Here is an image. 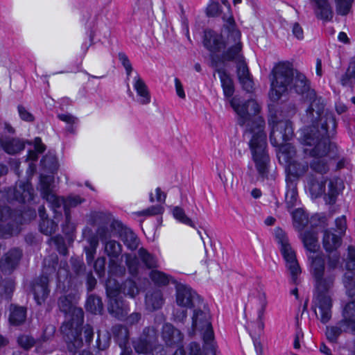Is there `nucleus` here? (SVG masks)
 Wrapping results in <instances>:
<instances>
[{
	"label": "nucleus",
	"mask_w": 355,
	"mask_h": 355,
	"mask_svg": "<svg viewBox=\"0 0 355 355\" xmlns=\"http://www.w3.org/2000/svg\"><path fill=\"white\" fill-rule=\"evenodd\" d=\"M113 337L119 347H127L129 342V331L127 327L122 324H116L112 329Z\"/></svg>",
	"instance_id": "26"
},
{
	"label": "nucleus",
	"mask_w": 355,
	"mask_h": 355,
	"mask_svg": "<svg viewBox=\"0 0 355 355\" xmlns=\"http://www.w3.org/2000/svg\"><path fill=\"white\" fill-rule=\"evenodd\" d=\"M294 78V71L289 62H280L272 69L270 74L271 91L270 98L272 101H278L287 92Z\"/></svg>",
	"instance_id": "7"
},
{
	"label": "nucleus",
	"mask_w": 355,
	"mask_h": 355,
	"mask_svg": "<svg viewBox=\"0 0 355 355\" xmlns=\"http://www.w3.org/2000/svg\"><path fill=\"white\" fill-rule=\"evenodd\" d=\"M314 311L322 323H327L331 318L332 300L327 290H318L313 300Z\"/></svg>",
	"instance_id": "12"
},
{
	"label": "nucleus",
	"mask_w": 355,
	"mask_h": 355,
	"mask_svg": "<svg viewBox=\"0 0 355 355\" xmlns=\"http://www.w3.org/2000/svg\"><path fill=\"white\" fill-rule=\"evenodd\" d=\"M162 338L167 346L178 347L183 340V335L173 325L166 323L162 329Z\"/></svg>",
	"instance_id": "15"
},
{
	"label": "nucleus",
	"mask_w": 355,
	"mask_h": 355,
	"mask_svg": "<svg viewBox=\"0 0 355 355\" xmlns=\"http://www.w3.org/2000/svg\"><path fill=\"white\" fill-rule=\"evenodd\" d=\"M293 225L298 231H302L308 224V217L301 209H297L292 213Z\"/></svg>",
	"instance_id": "43"
},
{
	"label": "nucleus",
	"mask_w": 355,
	"mask_h": 355,
	"mask_svg": "<svg viewBox=\"0 0 355 355\" xmlns=\"http://www.w3.org/2000/svg\"><path fill=\"white\" fill-rule=\"evenodd\" d=\"M40 231L46 234L51 235L56 231L57 224L52 220H49L48 218L42 220L40 224Z\"/></svg>",
	"instance_id": "51"
},
{
	"label": "nucleus",
	"mask_w": 355,
	"mask_h": 355,
	"mask_svg": "<svg viewBox=\"0 0 355 355\" xmlns=\"http://www.w3.org/2000/svg\"><path fill=\"white\" fill-rule=\"evenodd\" d=\"M0 145L8 154H16L24 148V144L19 139L3 141L0 138Z\"/></svg>",
	"instance_id": "31"
},
{
	"label": "nucleus",
	"mask_w": 355,
	"mask_h": 355,
	"mask_svg": "<svg viewBox=\"0 0 355 355\" xmlns=\"http://www.w3.org/2000/svg\"><path fill=\"white\" fill-rule=\"evenodd\" d=\"M336 128V119L331 114H327L326 121L320 128L316 126L304 128L301 138L304 153L313 158L327 157L331 148L329 137L334 135Z\"/></svg>",
	"instance_id": "4"
},
{
	"label": "nucleus",
	"mask_w": 355,
	"mask_h": 355,
	"mask_svg": "<svg viewBox=\"0 0 355 355\" xmlns=\"http://www.w3.org/2000/svg\"><path fill=\"white\" fill-rule=\"evenodd\" d=\"M268 123L271 125L270 140L274 146H280L293 136L292 123L289 120L280 119L275 114H270Z\"/></svg>",
	"instance_id": "10"
},
{
	"label": "nucleus",
	"mask_w": 355,
	"mask_h": 355,
	"mask_svg": "<svg viewBox=\"0 0 355 355\" xmlns=\"http://www.w3.org/2000/svg\"><path fill=\"white\" fill-rule=\"evenodd\" d=\"M53 182V177L50 175L40 176V191L42 197L45 199L47 196L54 193L51 185Z\"/></svg>",
	"instance_id": "46"
},
{
	"label": "nucleus",
	"mask_w": 355,
	"mask_h": 355,
	"mask_svg": "<svg viewBox=\"0 0 355 355\" xmlns=\"http://www.w3.org/2000/svg\"><path fill=\"white\" fill-rule=\"evenodd\" d=\"M315 12L318 19L330 21L333 17L332 8L327 0H315Z\"/></svg>",
	"instance_id": "25"
},
{
	"label": "nucleus",
	"mask_w": 355,
	"mask_h": 355,
	"mask_svg": "<svg viewBox=\"0 0 355 355\" xmlns=\"http://www.w3.org/2000/svg\"><path fill=\"white\" fill-rule=\"evenodd\" d=\"M173 355H202L201 348L199 344L191 343L185 352L183 349L178 348Z\"/></svg>",
	"instance_id": "54"
},
{
	"label": "nucleus",
	"mask_w": 355,
	"mask_h": 355,
	"mask_svg": "<svg viewBox=\"0 0 355 355\" xmlns=\"http://www.w3.org/2000/svg\"><path fill=\"white\" fill-rule=\"evenodd\" d=\"M120 236L122 241L128 248L135 250L137 248L139 244L138 239L130 230L124 229L123 232H121Z\"/></svg>",
	"instance_id": "42"
},
{
	"label": "nucleus",
	"mask_w": 355,
	"mask_h": 355,
	"mask_svg": "<svg viewBox=\"0 0 355 355\" xmlns=\"http://www.w3.org/2000/svg\"><path fill=\"white\" fill-rule=\"evenodd\" d=\"M302 240L304 247L310 252H315L319 249L318 237L314 232H305L302 234Z\"/></svg>",
	"instance_id": "37"
},
{
	"label": "nucleus",
	"mask_w": 355,
	"mask_h": 355,
	"mask_svg": "<svg viewBox=\"0 0 355 355\" xmlns=\"http://www.w3.org/2000/svg\"><path fill=\"white\" fill-rule=\"evenodd\" d=\"M210 318L209 309L203 302L202 305H199L193 309L192 329L193 332L200 331L203 334L204 355H216L214 335Z\"/></svg>",
	"instance_id": "5"
},
{
	"label": "nucleus",
	"mask_w": 355,
	"mask_h": 355,
	"mask_svg": "<svg viewBox=\"0 0 355 355\" xmlns=\"http://www.w3.org/2000/svg\"><path fill=\"white\" fill-rule=\"evenodd\" d=\"M266 305V296L264 293H262L261 296V309L258 311L257 315V327L260 330H263L264 328V323L263 322V316Z\"/></svg>",
	"instance_id": "61"
},
{
	"label": "nucleus",
	"mask_w": 355,
	"mask_h": 355,
	"mask_svg": "<svg viewBox=\"0 0 355 355\" xmlns=\"http://www.w3.org/2000/svg\"><path fill=\"white\" fill-rule=\"evenodd\" d=\"M41 164L52 173L58 168L57 158L53 155H46L41 160Z\"/></svg>",
	"instance_id": "52"
},
{
	"label": "nucleus",
	"mask_w": 355,
	"mask_h": 355,
	"mask_svg": "<svg viewBox=\"0 0 355 355\" xmlns=\"http://www.w3.org/2000/svg\"><path fill=\"white\" fill-rule=\"evenodd\" d=\"M348 331H351V327L345 328V326L340 324V320L336 325L327 326L326 327L325 335L329 342L336 343L341 334L343 332H347Z\"/></svg>",
	"instance_id": "30"
},
{
	"label": "nucleus",
	"mask_w": 355,
	"mask_h": 355,
	"mask_svg": "<svg viewBox=\"0 0 355 355\" xmlns=\"http://www.w3.org/2000/svg\"><path fill=\"white\" fill-rule=\"evenodd\" d=\"M175 302L180 306L195 309L203 301L194 290H176Z\"/></svg>",
	"instance_id": "14"
},
{
	"label": "nucleus",
	"mask_w": 355,
	"mask_h": 355,
	"mask_svg": "<svg viewBox=\"0 0 355 355\" xmlns=\"http://www.w3.org/2000/svg\"><path fill=\"white\" fill-rule=\"evenodd\" d=\"M84 201V199L81 198L78 196H70L68 198H65V204H64V214L65 217L69 220V214H70V209L78 206L81 204Z\"/></svg>",
	"instance_id": "47"
},
{
	"label": "nucleus",
	"mask_w": 355,
	"mask_h": 355,
	"mask_svg": "<svg viewBox=\"0 0 355 355\" xmlns=\"http://www.w3.org/2000/svg\"><path fill=\"white\" fill-rule=\"evenodd\" d=\"M105 222L103 225H100L96 231V235L103 241L110 239L112 236V232L110 231Z\"/></svg>",
	"instance_id": "63"
},
{
	"label": "nucleus",
	"mask_w": 355,
	"mask_h": 355,
	"mask_svg": "<svg viewBox=\"0 0 355 355\" xmlns=\"http://www.w3.org/2000/svg\"><path fill=\"white\" fill-rule=\"evenodd\" d=\"M336 275L335 271L329 270L324 272V275H320V277L315 279L318 286L323 288H329L334 286Z\"/></svg>",
	"instance_id": "35"
},
{
	"label": "nucleus",
	"mask_w": 355,
	"mask_h": 355,
	"mask_svg": "<svg viewBox=\"0 0 355 355\" xmlns=\"http://www.w3.org/2000/svg\"><path fill=\"white\" fill-rule=\"evenodd\" d=\"M327 270H334L341 266L340 254L338 250H325Z\"/></svg>",
	"instance_id": "38"
},
{
	"label": "nucleus",
	"mask_w": 355,
	"mask_h": 355,
	"mask_svg": "<svg viewBox=\"0 0 355 355\" xmlns=\"http://www.w3.org/2000/svg\"><path fill=\"white\" fill-rule=\"evenodd\" d=\"M354 0H336V12L338 15H346L350 11Z\"/></svg>",
	"instance_id": "56"
},
{
	"label": "nucleus",
	"mask_w": 355,
	"mask_h": 355,
	"mask_svg": "<svg viewBox=\"0 0 355 355\" xmlns=\"http://www.w3.org/2000/svg\"><path fill=\"white\" fill-rule=\"evenodd\" d=\"M173 214L174 217L180 222L191 226L193 225L191 220L186 216L182 208L175 207L173 210Z\"/></svg>",
	"instance_id": "60"
},
{
	"label": "nucleus",
	"mask_w": 355,
	"mask_h": 355,
	"mask_svg": "<svg viewBox=\"0 0 355 355\" xmlns=\"http://www.w3.org/2000/svg\"><path fill=\"white\" fill-rule=\"evenodd\" d=\"M139 255L142 262L148 267V268H156L157 260L155 257L147 252L144 248H140L139 250Z\"/></svg>",
	"instance_id": "49"
},
{
	"label": "nucleus",
	"mask_w": 355,
	"mask_h": 355,
	"mask_svg": "<svg viewBox=\"0 0 355 355\" xmlns=\"http://www.w3.org/2000/svg\"><path fill=\"white\" fill-rule=\"evenodd\" d=\"M80 337H81V333L83 332L85 344L89 345L93 340L94 331L93 327L89 324H86L83 326V324L79 327ZM83 339V338H81ZM83 341V340H82ZM83 345L80 347L82 348Z\"/></svg>",
	"instance_id": "53"
},
{
	"label": "nucleus",
	"mask_w": 355,
	"mask_h": 355,
	"mask_svg": "<svg viewBox=\"0 0 355 355\" xmlns=\"http://www.w3.org/2000/svg\"><path fill=\"white\" fill-rule=\"evenodd\" d=\"M344 188V184L341 179L334 177L329 180L328 191L327 195L329 197V203L335 202L336 196Z\"/></svg>",
	"instance_id": "29"
},
{
	"label": "nucleus",
	"mask_w": 355,
	"mask_h": 355,
	"mask_svg": "<svg viewBox=\"0 0 355 355\" xmlns=\"http://www.w3.org/2000/svg\"><path fill=\"white\" fill-rule=\"evenodd\" d=\"M308 168L309 164L306 162H299L297 160L291 161V162L287 164V178L290 177L291 179L296 182L298 178L306 173Z\"/></svg>",
	"instance_id": "24"
},
{
	"label": "nucleus",
	"mask_w": 355,
	"mask_h": 355,
	"mask_svg": "<svg viewBox=\"0 0 355 355\" xmlns=\"http://www.w3.org/2000/svg\"><path fill=\"white\" fill-rule=\"evenodd\" d=\"M343 85H348L352 83L355 84V57L351 58L345 73L341 78Z\"/></svg>",
	"instance_id": "45"
},
{
	"label": "nucleus",
	"mask_w": 355,
	"mask_h": 355,
	"mask_svg": "<svg viewBox=\"0 0 355 355\" xmlns=\"http://www.w3.org/2000/svg\"><path fill=\"white\" fill-rule=\"evenodd\" d=\"M308 187L313 198L320 196L325 191L324 182L322 180H318L313 175L309 177Z\"/></svg>",
	"instance_id": "34"
},
{
	"label": "nucleus",
	"mask_w": 355,
	"mask_h": 355,
	"mask_svg": "<svg viewBox=\"0 0 355 355\" xmlns=\"http://www.w3.org/2000/svg\"><path fill=\"white\" fill-rule=\"evenodd\" d=\"M164 304L163 295L161 290H147L145 295L146 309L153 311L160 309Z\"/></svg>",
	"instance_id": "19"
},
{
	"label": "nucleus",
	"mask_w": 355,
	"mask_h": 355,
	"mask_svg": "<svg viewBox=\"0 0 355 355\" xmlns=\"http://www.w3.org/2000/svg\"><path fill=\"white\" fill-rule=\"evenodd\" d=\"M340 324L345 328L351 327L352 334H355V301L348 302L344 307Z\"/></svg>",
	"instance_id": "20"
},
{
	"label": "nucleus",
	"mask_w": 355,
	"mask_h": 355,
	"mask_svg": "<svg viewBox=\"0 0 355 355\" xmlns=\"http://www.w3.org/2000/svg\"><path fill=\"white\" fill-rule=\"evenodd\" d=\"M150 278L157 286H166L171 282L175 286V288H187L185 285L178 282L165 273L158 270H152L150 272Z\"/></svg>",
	"instance_id": "22"
},
{
	"label": "nucleus",
	"mask_w": 355,
	"mask_h": 355,
	"mask_svg": "<svg viewBox=\"0 0 355 355\" xmlns=\"http://www.w3.org/2000/svg\"><path fill=\"white\" fill-rule=\"evenodd\" d=\"M304 102L308 104L306 113L302 116V121L307 126L322 127L326 121L327 114H334L326 111L324 100L318 96L315 90L309 91L304 97Z\"/></svg>",
	"instance_id": "8"
},
{
	"label": "nucleus",
	"mask_w": 355,
	"mask_h": 355,
	"mask_svg": "<svg viewBox=\"0 0 355 355\" xmlns=\"http://www.w3.org/2000/svg\"><path fill=\"white\" fill-rule=\"evenodd\" d=\"M275 236L280 244V252L286 262V266L289 271L292 280L295 282L297 277L301 274V268L296 257L295 250L291 247L287 236L280 228L275 230Z\"/></svg>",
	"instance_id": "9"
},
{
	"label": "nucleus",
	"mask_w": 355,
	"mask_h": 355,
	"mask_svg": "<svg viewBox=\"0 0 355 355\" xmlns=\"http://www.w3.org/2000/svg\"><path fill=\"white\" fill-rule=\"evenodd\" d=\"M287 191L286 193L285 200L288 209L293 208L296 205L297 201V182L289 177L286 179Z\"/></svg>",
	"instance_id": "27"
},
{
	"label": "nucleus",
	"mask_w": 355,
	"mask_h": 355,
	"mask_svg": "<svg viewBox=\"0 0 355 355\" xmlns=\"http://www.w3.org/2000/svg\"><path fill=\"white\" fill-rule=\"evenodd\" d=\"M279 147V159L283 158L284 162L288 164L291 161L295 160L294 158L296 155V150L291 144L285 143Z\"/></svg>",
	"instance_id": "40"
},
{
	"label": "nucleus",
	"mask_w": 355,
	"mask_h": 355,
	"mask_svg": "<svg viewBox=\"0 0 355 355\" xmlns=\"http://www.w3.org/2000/svg\"><path fill=\"white\" fill-rule=\"evenodd\" d=\"M230 103L238 115V123L245 128V133L252 135L250 147L256 168L263 178H267L270 159L266 151L265 123L259 115L260 106L253 99L243 102L237 96L231 98Z\"/></svg>",
	"instance_id": "1"
},
{
	"label": "nucleus",
	"mask_w": 355,
	"mask_h": 355,
	"mask_svg": "<svg viewBox=\"0 0 355 355\" xmlns=\"http://www.w3.org/2000/svg\"><path fill=\"white\" fill-rule=\"evenodd\" d=\"M85 306L88 311L94 314L101 313L103 308L101 298L95 295L88 297Z\"/></svg>",
	"instance_id": "44"
},
{
	"label": "nucleus",
	"mask_w": 355,
	"mask_h": 355,
	"mask_svg": "<svg viewBox=\"0 0 355 355\" xmlns=\"http://www.w3.org/2000/svg\"><path fill=\"white\" fill-rule=\"evenodd\" d=\"M216 71L219 75L225 96L227 97L232 96L234 92L232 80L224 69H217Z\"/></svg>",
	"instance_id": "33"
},
{
	"label": "nucleus",
	"mask_w": 355,
	"mask_h": 355,
	"mask_svg": "<svg viewBox=\"0 0 355 355\" xmlns=\"http://www.w3.org/2000/svg\"><path fill=\"white\" fill-rule=\"evenodd\" d=\"M343 284L346 288H355V276L352 272H348L345 274Z\"/></svg>",
	"instance_id": "64"
},
{
	"label": "nucleus",
	"mask_w": 355,
	"mask_h": 355,
	"mask_svg": "<svg viewBox=\"0 0 355 355\" xmlns=\"http://www.w3.org/2000/svg\"><path fill=\"white\" fill-rule=\"evenodd\" d=\"M31 294L33 296L36 303L41 305L45 302L49 295V290H31Z\"/></svg>",
	"instance_id": "59"
},
{
	"label": "nucleus",
	"mask_w": 355,
	"mask_h": 355,
	"mask_svg": "<svg viewBox=\"0 0 355 355\" xmlns=\"http://www.w3.org/2000/svg\"><path fill=\"white\" fill-rule=\"evenodd\" d=\"M9 321L11 324L18 326L23 324L26 318V309L23 306L11 304Z\"/></svg>",
	"instance_id": "28"
},
{
	"label": "nucleus",
	"mask_w": 355,
	"mask_h": 355,
	"mask_svg": "<svg viewBox=\"0 0 355 355\" xmlns=\"http://www.w3.org/2000/svg\"><path fill=\"white\" fill-rule=\"evenodd\" d=\"M22 253L19 249H12L2 258L0 267L5 273H11L18 266Z\"/></svg>",
	"instance_id": "17"
},
{
	"label": "nucleus",
	"mask_w": 355,
	"mask_h": 355,
	"mask_svg": "<svg viewBox=\"0 0 355 355\" xmlns=\"http://www.w3.org/2000/svg\"><path fill=\"white\" fill-rule=\"evenodd\" d=\"M231 61L236 63L238 78L243 89L250 92L252 89L253 83L250 77L249 70L243 54L241 55V58L231 60Z\"/></svg>",
	"instance_id": "16"
},
{
	"label": "nucleus",
	"mask_w": 355,
	"mask_h": 355,
	"mask_svg": "<svg viewBox=\"0 0 355 355\" xmlns=\"http://www.w3.org/2000/svg\"><path fill=\"white\" fill-rule=\"evenodd\" d=\"M311 271L314 277H320L325 272L324 259L321 254L310 257Z\"/></svg>",
	"instance_id": "32"
},
{
	"label": "nucleus",
	"mask_w": 355,
	"mask_h": 355,
	"mask_svg": "<svg viewBox=\"0 0 355 355\" xmlns=\"http://www.w3.org/2000/svg\"><path fill=\"white\" fill-rule=\"evenodd\" d=\"M322 245L325 250H338L341 245V235L335 234L328 229L322 232Z\"/></svg>",
	"instance_id": "21"
},
{
	"label": "nucleus",
	"mask_w": 355,
	"mask_h": 355,
	"mask_svg": "<svg viewBox=\"0 0 355 355\" xmlns=\"http://www.w3.org/2000/svg\"><path fill=\"white\" fill-rule=\"evenodd\" d=\"M135 89L137 94L141 97V103L144 105L148 104L150 101V96L145 83L137 76L135 80Z\"/></svg>",
	"instance_id": "41"
},
{
	"label": "nucleus",
	"mask_w": 355,
	"mask_h": 355,
	"mask_svg": "<svg viewBox=\"0 0 355 355\" xmlns=\"http://www.w3.org/2000/svg\"><path fill=\"white\" fill-rule=\"evenodd\" d=\"M310 167L314 172L323 175L327 173L329 170L328 159L326 157H313L310 163Z\"/></svg>",
	"instance_id": "39"
},
{
	"label": "nucleus",
	"mask_w": 355,
	"mask_h": 355,
	"mask_svg": "<svg viewBox=\"0 0 355 355\" xmlns=\"http://www.w3.org/2000/svg\"><path fill=\"white\" fill-rule=\"evenodd\" d=\"M17 343L21 347L25 350H28L35 345L36 340L31 335L22 334L18 337Z\"/></svg>",
	"instance_id": "55"
},
{
	"label": "nucleus",
	"mask_w": 355,
	"mask_h": 355,
	"mask_svg": "<svg viewBox=\"0 0 355 355\" xmlns=\"http://www.w3.org/2000/svg\"><path fill=\"white\" fill-rule=\"evenodd\" d=\"M45 200L51 204L52 209L54 210L55 213L61 212L58 211V209H60L62 207L64 210V204H65V198L62 197H58L55 193L47 196V198Z\"/></svg>",
	"instance_id": "48"
},
{
	"label": "nucleus",
	"mask_w": 355,
	"mask_h": 355,
	"mask_svg": "<svg viewBox=\"0 0 355 355\" xmlns=\"http://www.w3.org/2000/svg\"><path fill=\"white\" fill-rule=\"evenodd\" d=\"M241 33L236 27L234 20L230 17L220 34L212 30L205 31L204 45L210 51L216 53L225 49L221 55L224 62L241 58L243 44L241 40Z\"/></svg>",
	"instance_id": "2"
},
{
	"label": "nucleus",
	"mask_w": 355,
	"mask_h": 355,
	"mask_svg": "<svg viewBox=\"0 0 355 355\" xmlns=\"http://www.w3.org/2000/svg\"><path fill=\"white\" fill-rule=\"evenodd\" d=\"M345 268L349 271L355 270V249L352 246L347 248V254L345 259Z\"/></svg>",
	"instance_id": "58"
},
{
	"label": "nucleus",
	"mask_w": 355,
	"mask_h": 355,
	"mask_svg": "<svg viewBox=\"0 0 355 355\" xmlns=\"http://www.w3.org/2000/svg\"><path fill=\"white\" fill-rule=\"evenodd\" d=\"M122 251L121 245L114 240H110L105 243V253L109 257V267H116V259L119 257Z\"/></svg>",
	"instance_id": "23"
},
{
	"label": "nucleus",
	"mask_w": 355,
	"mask_h": 355,
	"mask_svg": "<svg viewBox=\"0 0 355 355\" xmlns=\"http://www.w3.org/2000/svg\"><path fill=\"white\" fill-rule=\"evenodd\" d=\"M293 87L295 92L302 95H305L304 97L309 91L312 90L309 89V85L303 74H297L293 78Z\"/></svg>",
	"instance_id": "36"
},
{
	"label": "nucleus",
	"mask_w": 355,
	"mask_h": 355,
	"mask_svg": "<svg viewBox=\"0 0 355 355\" xmlns=\"http://www.w3.org/2000/svg\"><path fill=\"white\" fill-rule=\"evenodd\" d=\"M68 291L69 290H64V294L58 300L60 311L69 315V318L62 324L60 332L67 349L71 354H75L83 346L79 327L83 324L84 312L81 308L75 305L77 300L76 294L68 293Z\"/></svg>",
	"instance_id": "3"
},
{
	"label": "nucleus",
	"mask_w": 355,
	"mask_h": 355,
	"mask_svg": "<svg viewBox=\"0 0 355 355\" xmlns=\"http://www.w3.org/2000/svg\"><path fill=\"white\" fill-rule=\"evenodd\" d=\"M22 223L21 213L13 211L6 205H0V231L10 232L15 224Z\"/></svg>",
	"instance_id": "13"
},
{
	"label": "nucleus",
	"mask_w": 355,
	"mask_h": 355,
	"mask_svg": "<svg viewBox=\"0 0 355 355\" xmlns=\"http://www.w3.org/2000/svg\"><path fill=\"white\" fill-rule=\"evenodd\" d=\"M220 178L223 182L225 187L231 189H234L236 187V184L234 181V175L231 170H225L222 174H220Z\"/></svg>",
	"instance_id": "57"
},
{
	"label": "nucleus",
	"mask_w": 355,
	"mask_h": 355,
	"mask_svg": "<svg viewBox=\"0 0 355 355\" xmlns=\"http://www.w3.org/2000/svg\"><path fill=\"white\" fill-rule=\"evenodd\" d=\"M139 293V290H128L127 293L122 292V290H106L109 313L119 320H123L125 318L126 322L129 325L137 324L141 318V313L135 312L127 316L128 306L124 303L123 299L125 295L133 298Z\"/></svg>",
	"instance_id": "6"
},
{
	"label": "nucleus",
	"mask_w": 355,
	"mask_h": 355,
	"mask_svg": "<svg viewBox=\"0 0 355 355\" xmlns=\"http://www.w3.org/2000/svg\"><path fill=\"white\" fill-rule=\"evenodd\" d=\"M297 112V107L294 103H290L282 107L281 115L286 118L292 117Z\"/></svg>",
	"instance_id": "62"
},
{
	"label": "nucleus",
	"mask_w": 355,
	"mask_h": 355,
	"mask_svg": "<svg viewBox=\"0 0 355 355\" xmlns=\"http://www.w3.org/2000/svg\"><path fill=\"white\" fill-rule=\"evenodd\" d=\"M99 218L105 220V223L106 225H110V228L112 229V232H118L121 233L124 230L123 228L122 223L119 220L112 218L110 216H106L104 214H101L99 215Z\"/></svg>",
	"instance_id": "50"
},
{
	"label": "nucleus",
	"mask_w": 355,
	"mask_h": 355,
	"mask_svg": "<svg viewBox=\"0 0 355 355\" xmlns=\"http://www.w3.org/2000/svg\"><path fill=\"white\" fill-rule=\"evenodd\" d=\"M8 192L13 194L15 199L21 203L30 202L34 198L33 188L28 182L19 183L13 191L9 190Z\"/></svg>",
	"instance_id": "18"
},
{
	"label": "nucleus",
	"mask_w": 355,
	"mask_h": 355,
	"mask_svg": "<svg viewBox=\"0 0 355 355\" xmlns=\"http://www.w3.org/2000/svg\"><path fill=\"white\" fill-rule=\"evenodd\" d=\"M133 348L137 354L154 355V352L162 349L158 344L157 332L153 327H145L141 336L132 342Z\"/></svg>",
	"instance_id": "11"
}]
</instances>
